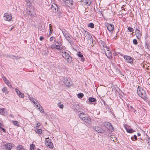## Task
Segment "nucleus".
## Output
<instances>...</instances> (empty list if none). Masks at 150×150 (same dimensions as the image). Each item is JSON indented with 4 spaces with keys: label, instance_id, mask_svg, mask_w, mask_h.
I'll return each instance as SVG.
<instances>
[{
    "label": "nucleus",
    "instance_id": "5fc2aeb1",
    "mask_svg": "<svg viewBox=\"0 0 150 150\" xmlns=\"http://www.w3.org/2000/svg\"><path fill=\"white\" fill-rule=\"evenodd\" d=\"M130 108H131V109H132L134 111V112H135V111H136V110H135L134 109V108H133V106H130Z\"/></svg>",
    "mask_w": 150,
    "mask_h": 150
},
{
    "label": "nucleus",
    "instance_id": "a211bd4d",
    "mask_svg": "<svg viewBox=\"0 0 150 150\" xmlns=\"http://www.w3.org/2000/svg\"><path fill=\"white\" fill-rule=\"evenodd\" d=\"M77 55L79 57H81V61L82 62H84L85 60V58L80 52H78L77 53Z\"/></svg>",
    "mask_w": 150,
    "mask_h": 150
},
{
    "label": "nucleus",
    "instance_id": "bb28decb",
    "mask_svg": "<svg viewBox=\"0 0 150 150\" xmlns=\"http://www.w3.org/2000/svg\"><path fill=\"white\" fill-rule=\"evenodd\" d=\"M35 131L36 133H37L39 134H41L42 132V129H39L38 128H35Z\"/></svg>",
    "mask_w": 150,
    "mask_h": 150
},
{
    "label": "nucleus",
    "instance_id": "4be33fe9",
    "mask_svg": "<svg viewBox=\"0 0 150 150\" xmlns=\"http://www.w3.org/2000/svg\"><path fill=\"white\" fill-rule=\"evenodd\" d=\"M85 31V34L86 36H88V40H92V42H93V39L92 38L91 35L90 33H89L88 32L86 31Z\"/></svg>",
    "mask_w": 150,
    "mask_h": 150
},
{
    "label": "nucleus",
    "instance_id": "2f4dec72",
    "mask_svg": "<svg viewBox=\"0 0 150 150\" xmlns=\"http://www.w3.org/2000/svg\"><path fill=\"white\" fill-rule=\"evenodd\" d=\"M88 100L90 102H94L96 101L95 98L92 97H89Z\"/></svg>",
    "mask_w": 150,
    "mask_h": 150
},
{
    "label": "nucleus",
    "instance_id": "423d86ee",
    "mask_svg": "<svg viewBox=\"0 0 150 150\" xmlns=\"http://www.w3.org/2000/svg\"><path fill=\"white\" fill-rule=\"evenodd\" d=\"M103 125L106 127L109 131L112 132L114 131L113 128L110 123L107 122H103Z\"/></svg>",
    "mask_w": 150,
    "mask_h": 150
},
{
    "label": "nucleus",
    "instance_id": "7ed1b4c3",
    "mask_svg": "<svg viewBox=\"0 0 150 150\" xmlns=\"http://www.w3.org/2000/svg\"><path fill=\"white\" fill-rule=\"evenodd\" d=\"M137 92L139 96L141 97L144 99H146L147 98L146 94L144 91L141 87H138Z\"/></svg>",
    "mask_w": 150,
    "mask_h": 150
},
{
    "label": "nucleus",
    "instance_id": "412c9836",
    "mask_svg": "<svg viewBox=\"0 0 150 150\" xmlns=\"http://www.w3.org/2000/svg\"><path fill=\"white\" fill-rule=\"evenodd\" d=\"M3 79L5 83L10 88H11L12 86L11 83L7 79L4 77L3 78Z\"/></svg>",
    "mask_w": 150,
    "mask_h": 150
},
{
    "label": "nucleus",
    "instance_id": "2eb2a0df",
    "mask_svg": "<svg viewBox=\"0 0 150 150\" xmlns=\"http://www.w3.org/2000/svg\"><path fill=\"white\" fill-rule=\"evenodd\" d=\"M65 2L66 5L69 7H72L73 4V1L71 0H66Z\"/></svg>",
    "mask_w": 150,
    "mask_h": 150
},
{
    "label": "nucleus",
    "instance_id": "e2e57ef3",
    "mask_svg": "<svg viewBox=\"0 0 150 150\" xmlns=\"http://www.w3.org/2000/svg\"><path fill=\"white\" fill-rule=\"evenodd\" d=\"M37 150H41L39 149H38Z\"/></svg>",
    "mask_w": 150,
    "mask_h": 150
},
{
    "label": "nucleus",
    "instance_id": "de8ad7c7",
    "mask_svg": "<svg viewBox=\"0 0 150 150\" xmlns=\"http://www.w3.org/2000/svg\"><path fill=\"white\" fill-rule=\"evenodd\" d=\"M30 100L32 102H33L34 100L36 101V100L35 99L33 98H30Z\"/></svg>",
    "mask_w": 150,
    "mask_h": 150
},
{
    "label": "nucleus",
    "instance_id": "e433bc0d",
    "mask_svg": "<svg viewBox=\"0 0 150 150\" xmlns=\"http://www.w3.org/2000/svg\"><path fill=\"white\" fill-rule=\"evenodd\" d=\"M145 47L149 50H150V45L149 43L146 42L145 43Z\"/></svg>",
    "mask_w": 150,
    "mask_h": 150
},
{
    "label": "nucleus",
    "instance_id": "13d9d810",
    "mask_svg": "<svg viewBox=\"0 0 150 150\" xmlns=\"http://www.w3.org/2000/svg\"><path fill=\"white\" fill-rule=\"evenodd\" d=\"M137 136H141V134L139 133H137Z\"/></svg>",
    "mask_w": 150,
    "mask_h": 150
},
{
    "label": "nucleus",
    "instance_id": "c756f323",
    "mask_svg": "<svg viewBox=\"0 0 150 150\" xmlns=\"http://www.w3.org/2000/svg\"><path fill=\"white\" fill-rule=\"evenodd\" d=\"M125 129L127 131V132L129 133H132L134 131L132 129H128L127 127H125Z\"/></svg>",
    "mask_w": 150,
    "mask_h": 150
},
{
    "label": "nucleus",
    "instance_id": "6ab92c4d",
    "mask_svg": "<svg viewBox=\"0 0 150 150\" xmlns=\"http://www.w3.org/2000/svg\"><path fill=\"white\" fill-rule=\"evenodd\" d=\"M15 91L19 97L22 98H24V94L20 91L18 89L16 88L15 89Z\"/></svg>",
    "mask_w": 150,
    "mask_h": 150
},
{
    "label": "nucleus",
    "instance_id": "79ce46f5",
    "mask_svg": "<svg viewBox=\"0 0 150 150\" xmlns=\"http://www.w3.org/2000/svg\"><path fill=\"white\" fill-rule=\"evenodd\" d=\"M86 1L85 2V3L88 4V6H90L91 4V1L90 0H86Z\"/></svg>",
    "mask_w": 150,
    "mask_h": 150
},
{
    "label": "nucleus",
    "instance_id": "6e6d98bb",
    "mask_svg": "<svg viewBox=\"0 0 150 150\" xmlns=\"http://www.w3.org/2000/svg\"><path fill=\"white\" fill-rule=\"evenodd\" d=\"M14 28V26H12L9 29L10 30H12Z\"/></svg>",
    "mask_w": 150,
    "mask_h": 150
},
{
    "label": "nucleus",
    "instance_id": "f257e3e1",
    "mask_svg": "<svg viewBox=\"0 0 150 150\" xmlns=\"http://www.w3.org/2000/svg\"><path fill=\"white\" fill-rule=\"evenodd\" d=\"M59 52L63 57L67 61L66 63L67 64L71 63L72 62V58L68 52L63 50H59Z\"/></svg>",
    "mask_w": 150,
    "mask_h": 150
},
{
    "label": "nucleus",
    "instance_id": "864d4df0",
    "mask_svg": "<svg viewBox=\"0 0 150 150\" xmlns=\"http://www.w3.org/2000/svg\"><path fill=\"white\" fill-rule=\"evenodd\" d=\"M44 39V38L43 36H41L40 37V41H42Z\"/></svg>",
    "mask_w": 150,
    "mask_h": 150
},
{
    "label": "nucleus",
    "instance_id": "a878e982",
    "mask_svg": "<svg viewBox=\"0 0 150 150\" xmlns=\"http://www.w3.org/2000/svg\"><path fill=\"white\" fill-rule=\"evenodd\" d=\"M17 150H26L24 146L21 145H20L17 146Z\"/></svg>",
    "mask_w": 150,
    "mask_h": 150
},
{
    "label": "nucleus",
    "instance_id": "9b49d317",
    "mask_svg": "<svg viewBox=\"0 0 150 150\" xmlns=\"http://www.w3.org/2000/svg\"><path fill=\"white\" fill-rule=\"evenodd\" d=\"M135 33L137 38L139 40L140 39L142 36V33L139 30L136 28L135 31Z\"/></svg>",
    "mask_w": 150,
    "mask_h": 150
},
{
    "label": "nucleus",
    "instance_id": "7c9ffc66",
    "mask_svg": "<svg viewBox=\"0 0 150 150\" xmlns=\"http://www.w3.org/2000/svg\"><path fill=\"white\" fill-rule=\"evenodd\" d=\"M58 106L61 109H63L64 108V105L63 104H62V102H59L57 103Z\"/></svg>",
    "mask_w": 150,
    "mask_h": 150
},
{
    "label": "nucleus",
    "instance_id": "9d476101",
    "mask_svg": "<svg viewBox=\"0 0 150 150\" xmlns=\"http://www.w3.org/2000/svg\"><path fill=\"white\" fill-rule=\"evenodd\" d=\"M64 83L67 86H70L72 85V82L69 78H65L64 81Z\"/></svg>",
    "mask_w": 150,
    "mask_h": 150
},
{
    "label": "nucleus",
    "instance_id": "0e129e2a",
    "mask_svg": "<svg viewBox=\"0 0 150 150\" xmlns=\"http://www.w3.org/2000/svg\"><path fill=\"white\" fill-rule=\"evenodd\" d=\"M148 145H150V143H149Z\"/></svg>",
    "mask_w": 150,
    "mask_h": 150
},
{
    "label": "nucleus",
    "instance_id": "f704fd0d",
    "mask_svg": "<svg viewBox=\"0 0 150 150\" xmlns=\"http://www.w3.org/2000/svg\"><path fill=\"white\" fill-rule=\"evenodd\" d=\"M88 26L90 27L91 28H94V24L93 23H90L88 24Z\"/></svg>",
    "mask_w": 150,
    "mask_h": 150
},
{
    "label": "nucleus",
    "instance_id": "3c124183",
    "mask_svg": "<svg viewBox=\"0 0 150 150\" xmlns=\"http://www.w3.org/2000/svg\"><path fill=\"white\" fill-rule=\"evenodd\" d=\"M40 125L41 124L39 122L37 123L36 124V127H38L39 126H40Z\"/></svg>",
    "mask_w": 150,
    "mask_h": 150
},
{
    "label": "nucleus",
    "instance_id": "58836bf2",
    "mask_svg": "<svg viewBox=\"0 0 150 150\" xmlns=\"http://www.w3.org/2000/svg\"><path fill=\"white\" fill-rule=\"evenodd\" d=\"M55 43H56V44H57V45H59V46H60L61 47L62 46L61 41L60 40L57 41H56V42Z\"/></svg>",
    "mask_w": 150,
    "mask_h": 150
},
{
    "label": "nucleus",
    "instance_id": "ea45409f",
    "mask_svg": "<svg viewBox=\"0 0 150 150\" xmlns=\"http://www.w3.org/2000/svg\"><path fill=\"white\" fill-rule=\"evenodd\" d=\"M35 145L34 144H32L30 145V150H34Z\"/></svg>",
    "mask_w": 150,
    "mask_h": 150
},
{
    "label": "nucleus",
    "instance_id": "20e7f679",
    "mask_svg": "<svg viewBox=\"0 0 150 150\" xmlns=\"http://www.w3.org/2000/svg\"><path fill=\"white\" fill-rule=\"evenodd\" d=\"M82 120L83 121L84 124L87 127H90L91 126L92 124L91 119L88 115Z\"/></svg>",
    "mask_w": 150,
    "mask_h": 150
},
{
    "label": "nucleus",
    "instance_id": "8fccbe9b",
    "mask_svg": "<svg viewBox=\"0 0 150 150\" xmlns=\"http://www.w3.org/2000/svg\"><path fill=\"white\" fill-rule=\"evenodd\" d=\"M147 142L149 144L150 143V138H147L146 139Z\"/></svg>",
    "mask_w": 150,
    "mask_h": 150
},
{
    "label": "nucleus",
    "instance_id": "680f3d73",
    "mask_svg": "<svg viewBox=\"0 0 150 150\" xmlns=\"http://www.w3.org/2000/svg\"><path fill=\"white\" fill-rule=\"evenodd\" d=\"M148 147L150 149V145H148Z\"/></svg>",
    "mask_w": 150,
    "mask_h": 150
},
{
    "label": "nucleus",
    "instance_id": "49530a36",
    "mask_svg": "<svg viewBox=\"0 0 150 150\" xmlns=\"http://www.w3.org/2000/svg\"><path fill=\"white\" fill-rule=\"evenodd\" d=\"M25 1L26 4L28 5H29V4L31 5L30 4L31 0H25Z\"/></svg>",
    "mask_w": 150,
    "mask_h": 150
},
{
    "label": "nucleus",
    "instance_id": "cd10ccee",
    "mask_svg": "<svg viewBox=\"0 0 150 150\" xmlns=\"http://www.w3.org/2000/svg\"><path fill=\"white\" fill-rule=\"evenodd\" d=\"M2 91L3 93H5V94H8L9 92L7 91V88L6 87H4L2 89Z\"/></svg>",
    "mask_w": 150,
    "mask_h": 150
},
{
    "label": "nucleus",
    "instance_id": "72a5a7b5",
    "mask_svg": "<svg viewBox=\"0 0 150 150\" xmlns=\"http://www.w3.org/2000/svg\"><path fill=\"white\" fill-rule=\"evenodd\" d=\"M52 26L51 25V24H50L49 25V28H50V32H49V35H51L52 32L53 31V29H52Z\"/></svg>",
    "mask_w": 150,
    "mask_h": 150
},
{
    "label": "nucleus",
    "instance_id": "4468645a",
    "mask_svg": "<svg viewBox=\"0 0 150 150\" xmlns=\"http://www.w3.org/2000/svg\"><path fill=\"white\" fill-rule=\"evenodd\" d=\"M106 50H105V54L108 58L110 59L112 57L111 53L107 47L106 48Z\"/></svg>",
    "mask_w": 150,
    "mask_h": 150
},
{
    "label": "nucleus",
    "instance_id": "c03bdc74",
    "mask_svg": "<svg viewBox=\"0 0 150 150\" xmlns=\"http://www.w3.org/2000/svg\"><path fill=\"white\" fill-rule=\"evenodd\" d=\"M54 40V41L55 42L56 41H55V38L54 37H51L50 38V42H52V41Z\"/></svg>",
    "mask_w": 150,
    "mask_h": 150
},
{
    "label": "nucleus",
    "instance_id": "bf43d9fd",
    "mask_svg": "<svg viewBox=\"0 0 150 150\" xmlns=\"http://www.w3.org/2000/svg\"><path fill=\"white\" fill-rule=\"evenodd\" d=\"M1 123H0V129H1L2 127H1Z\"/></svg>",
    "mask_w": 150,
    "mask_h": 150
},
{
    "label": "nucleus",
    "instance_id": "a18cd8bd",
    "mask_svg": "<svg viewBox=\"0 0 150 150\" xmlns=\"http://www.w3.org/2000/svg\"><path fill=\"white\" fill-rule=\"evenodd\" d=\"M133 43L134 45H137L138 43L137 40L136 39H133Z\"/></svg>",
    "mask_w": 150,
    "mask_h": 150
},
{
    "label": "nucleus",
    "instance_id": "ddd939ff",
    "mask_svg": "<svg viewBox=\"0 0 150 150\" xmlns=\"http://www.w3.org/2000/svg\"><path fill=\"white\" fill-rule=\"evenodd\" d=\"M107 29L110 32L113 31L114 29V26L111 24L107 23L106 25Z\"/></svg>",
    "mask_w": 150,
    "mask_h": 150
},
{
    "label": "nucleus",
    "instance_id": "6e6552de",
    "mask_svg": "<svg viewBox=\"0 0 150 150\" xmlns=\"http://www.w3.org/2000/svg\"><path fill=\"white\" fill-rule=\"evenodd\" d=\"M4 19L5 20L10 21L12 19V18L11 14L6 13L4 14Z\"/></svg>",
    "mask_w": 150,
    "mask_h": 150
},
{
    "label": "nucleus",
    "instance_id": "b1692460",
    "mask_svg": "<svg viewBox=\"0 0 150 150\" xmlns=\"http://www.w3.org/2000/svg\"><path fill=\"white\" fill-rule=\"evenodd\" d=\"M99 43L100 44V46H102L103 48V49L104 50H105V49H104V48H106V47H107V46L105 45V43L103 41L100 40L99 41Z\"/></svg>",
    "mask_w": 150,
    "mask_h": 150
},
{
    "label": "nucleus",
    "instance_id": "dca6fc26",
    "mask_svg": "<svg viewBox=\"0 0 150 150\" xmlns=\"http://www.w3.org/2000/svg\"><path fill=\"white\" fill-rule=\"evenodd\" d=\"M93 129L98 133H101L103 131V129L101 127L95 126L93 127Z\"/></svg>",
    "mask_w": 150,
    "mask_h": 150
},
{
    "label": "nucleus",
    "instance_id": "f03ea898",
    "mask_svg": "<svg viewBox=\"0 0 150 150\" xmlns=\"http://www.w3.org/2000/svg\"><path fill=\"white\" fill-rule=\"evenodd\" d=\"M26 11L28 14L31 17L34 16L36 15L35 10L31 5H27Z\"/></svg>",
    "mask_w": 150,
    "mask_h": 150
},
{
    "label": "nucleus",
    "instance_id": "c9c22d12",
    "mask_svg": "<svg viewBox=\"0 0 150 150\" xmlns=\"http://www.w3.org/2000/svg\"><path fill=\"white\" fill-rule=\"evenodd\" d=\"M131 139L133 141H135L137 139V137L136 135H134L133 137H132Z\"/></svg>",
    "mask_w": 150,
    "mask_h": 150
},
{
    "label": "nucleus",
    "instance_id": "f8f14e48",
    "mask_svg": "<svg viewBox=\"0 0 150 150\" xmlns=\"http://www.w3.org/2000/svg\"><path fill=\"white\" fill-rule=\"evenodd\" d=\"M58 8L57 5L55 4H52L51 6V9L53 11V12L54 13L57 12Z\"/></svg>",
    "mask_w": 150,
    "mask_h": 150
},
{
    "label": "nucleus",
    "instance_id": "603ef678",
    "mask_svg": "<svg viewBox=\"0 0 150 150\" xmlns=\"http://www.w3.org/2000/svg\"><path fill=\"white\" fill-rule=\"evenodd\" d=\"M1 130L3 131V132H4L5 133L6 132V130L4 128L2 127L1 128Z\"/></svg>",
    "mask_w": 150,
    "mask_h": 150
},
{
    "label": "nucleus",
    "instance_id": "393cba45",
    "mask_svg": "<svg viewBox=\"0 0 150 150\" xmlns=\"http://www.w3.org/2000/svg\"><path fill=\"white\" fill-rule=\"evenodd\" d=\"M101 133H103L104 135L106 136H109V132L108 130H104L103 129V131H102V132Z\"/></svg>",
    "mask_w": 150,
    "mask_h": 150
},
{
    "label": "nucleus",
    "instance_id": "f3484780",
    "mask_svg": "<svg viewBox=\"0 0 150 150\" xmlns=\"http://www.w3.org/2000/svg\"><path fill=\"white\" fill-rule=\"evenodd\" d=\"M88 116V115L86 114L84 112L80 113L79 115V117L80 119L82 120L83 119Z\"/></svg>",
    "mask_w": 150,
    "mask_h": 150
},
{
    "label": "nucleus",
    "instance_id": "4d7b16f0",
    "mask_svg": "<svg viewBox=\"0 0 150 150\" xmlns=\"http://www.w3.org/2000/svg\"><path fill=\"white\" fill-rule=\"evenodd\" d=\"M118 54H119L120 55L122 56H124V55H123L120 52L118 53Z\"/></svg>",
    "mask_w": 150,
    "mask_h": 150
},
{
    "label": "nucleus",
    "instance_id": "37998d69",
    "mask_svg": "<svg viewBox=\"0 0 150 150\" xmlns=\"http://www.w3.org/2000/svg\"><path fill=\"white\" fill-rule=\"evenodd\" d=\"M127 29L130 32H133L134 31L133 28L132 27H128L127 28Z\"/></svg>",
    "mask_w": 150,
    "mask_h": 150
},
{
    "label": "nucleus",
    "instance_id": "1a4fd4ad",
    "mask_svg": "<svg viewBox=\"0 0 150 150\" xmlns=\"http://www.w3.org/2000/svg\"><path fill=\"white\" fill-rule=\"evenodd\" d=\"M51 48L52 49H56L58 50H63V48L62 46L61 47L59 45L56 44V43H54L51 45Z\"/></svg>",
    "mask_w": 150,
    "mask_h": 150
},
{
    "label": "nucleus",
    "instance_id": "0eeeda50",
    "mask_svg": "<svg viewBox=\"0 0 150 150\" xmlns=\"http://www.w3.org/2000/svg\"><path fill=\"white\" fill-rule=\"evenodd\" d=\"M124 58L126 62L131 64L133 63V59L131 57L129 56L124 55Z\"/></svg>",
    "mask_w": 150,
    "mask_h": 150
},
{
    "label": "nucleus",
    "instance_id": "69168bd1",
    "mask_svg": "<svg viewBox=\"0 0 150 150\" xmlns=\"http://www.w3.org/2000/svg\"><path fill=\"white\" fill-rule=\"evenodd\" d=\"M126 126H127V125H126Z\"/></svg>",
    "mask_w": 150,
    "mask_h": 150
},
{
    "label": "nucleus",
    "instance_id": "a19ab883",
    "mask_svg": "<svg viewBox=\"0 0 150 150\" xmlns=\"http://www.w3.org/2000/svg\"><path fill=\"white\" fill-rule=\"evenodd\" d=\"M40 107L41 108V109H40V107H39L38 108V109H39V110L42 113L44 112V109H43V108H42V107L41 106H40Z\"/></svg>",
    "mask_w": 150,
    "mask_h": 150
},
{
    "label": "nucleus",
    "instance_id": "4c0bfd02",
    "mask_svg": "<svg viewBox=\"0 0 150 150\" xmlns=\"http://www.w3.org/2000/svg\"><path fill=\"white\" fill-rule=\"evenodd\" d=\"M83 96H84V95L82 93H79L78 94V97L79 98H82Z\"/></svg>",
    "mask_w": 150,
    "mask_h": 150
},
{
    "label": "nucleus",
    "instance_id": "5701e85b",
    "mask_svg": "<svg viewBox=\"0 0 150 150\" xmlns=\"http://www.w3.org/2000/svg\"><path fill=\"white\" fill-rule=\"evenodd\" d=\"M5 148L8 150H10L12 148L11 143H7L5 145Z\"/></svg>",
    "mask_w": 150,
    "mask_h": 150
},
{
    "label": "nucleus",
    "instance_id": "473e14b6",
    "mask_svg": "<svg viewBox=\"0 0 150 150\" xmlns=\"http://www.w3.org/2000/svg\"><path fill=\"white\" fill-rule=\"evenodd\" d=\"M12 122L14 125L16 126H18L19 125V122L18 121H12Z\"/></svg>",
    "mask_w": 150,
    "mask_h": 150
},
{
    "label": "nucleus",
    "instance_id": "09e8293b",
    "mask_svg": "<svg viewBox=\"0 0 150 150\" xmlns=\"http://www.w3.org/2000/svg\"><path fill=\"white\" fill-rule=\"evenodd\" d=\"M35 104L37 106V107H38V105H40V104H39V103L36 100V102L35 103Z\"/></svg>",
    "mask_w": 150,
    "mask_h": 150
},
{
    "label": "nucleus",
    "instance_id": "39448f33",
    "mask_svg": "<svg viewBox=\"0 0 150 150\" xmlns=\"http://www.w3.org/2000/svg\"><path fill=\"white\" fill-rule=\"evenodd\" d=\"M45 141L46 142V145L49 148L53 149L54 147L53 144L51 142V140L49 137L45 138Z\"/></svg>",
    "mask_w": 150,
    "mask_h": 150
},
{
    "label": "nucleus",
    "instance_id": "aec40b11",
    "mask_svg": "<svg viewBox=\"0 0 150 150\" xmlns=\"http://www.w3.org/2000/svg\"><path fill=\"white\" fill-rule=\"evenodd\" d=\"M63 34L66 39L68 41H70V39L72 37L68 33H63Z\"/></svg>",
    "mask_w": 150,
    "mask_h": 150
},
{
    "label": "nucleus",
    "instance_id": "052dcab7",
    "mask_svg": "<svg viewBox=\"0 0 150 150\" xmlns=\"http://www.w3.org/2000/svg\"><path fill=\"white\" fill-rule=\"evenodd\" d=\"M33 102L34 104H35L36 102V101L34 100Z\"/></svg>",
    "mask_w": 150,
    "mask_h": 150
},
{
    "label": "nucleus",
    "instance_id": "c85d7f7f",
    "mask_svg": "<svg viewBox=\"0 0 150 150\" xmlns=\"http://www.w3.org/2000/svg\"><path fill=\"white\" fill-rule=\"evenodd\" d=\"M5 109L4 108H0V114L3 115H5L6 113L5 111Z\"/></svg>",
    "mask_w": 150,
    "mask_h": 150
}]
</instances>
